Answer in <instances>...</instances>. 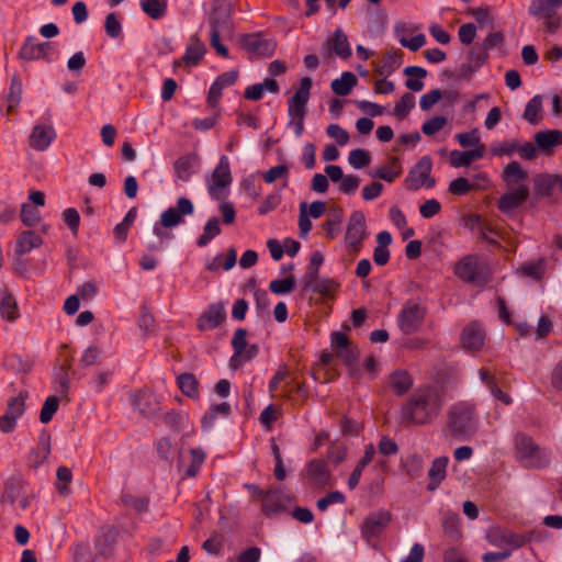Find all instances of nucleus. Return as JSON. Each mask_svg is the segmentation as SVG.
<instances>
[{
    "label": "nucleus",
    "mask_w": 562,
    "mask_h": 562,
    "mask_svg": "<svg viewBox=\"0 0 562 562\" xmlns=\"http://www.w3.org/2000/svg\"><path fill=\"white\" fill-rule=\"evenodd\" d=\"M446 398L445 386L426 385L415 390L401 407V418L413 425L432 423L440 414Z\"/></svg>",
    "instance_id": "f257e3e1"
},
{
    "label": "nucleus",
    "mask_w": 562,
    "mask_h": 562,
    "mask_svg": "<svg viewBox=\"0 0 562 562\" xmlns=\"http://www.w3.org/2000/svg\"><path fill=\"white\" fill-rule=\"evenodd\" d=\"M480 428V415L476 404L470 401H458L449 406L446 414V429L450 437L469 440Z\"/></svg>",
    "instance_id": "f03ea898"
},
{
    "label": "nucleus",
    "mask_w": 562,
    "mask_h": 562,
    "mask_svg": "<svg viewBox=\"0 0 562 562\" xmlns=\"http://www.w3.org/2000/svg\"><path fill=\"white\" fill-rule=\"evenodd\" d=\"M232 13L231 0H213L207 13V23L211 30L210 44L216 54L224 58H228L229 55L227 47L221 43V37L227 38L234 33Z\"/></svg>",
    "instance_id": "7ed1b4c3"
},
{
    "label": "nucleus",
    "mask_w": 562,
    "mask_h": 562,
    "mask_svg": "<svg viewBox=\"0 0 562 562\" xmlns=\"http://www.w3.org/2000/svg\"><path fill=\"white\" fill-rule=\"evenodd\" d=\"M193 212L194 205L192 201L186 196H180L175 206L168 207L160 214L159 222L154 226V234L159 239V243H149L147 246L148 250H161L164 241L172 238L168 229L183 224L184 216L192 215Z\"/></svg>",
    "instance_id": "20e7f679"
},
{
    "label": "nucleus",
    "mask_w": 562,
    "mask_h": 562,
    "mask_svg": "<svg viewBox=\"0 0 562 562\" xmlns=\"http://www.w3.org/2000/svg\"><path fill=\"white\" fill-rule=\"evenodd\" d=\"M515 450L517 460L525 468L543 469L550 464V453L547 449L538 446L531 437L525 434L516 435Z\"/></svg>",
    "instance_id": "39448f33"
},
{
    "label": "nucleus",
    "mask_w": 562,
    "mask_h": 562,
    "mask_svg": "<svg viewBox=\"0 0 562 562\" xmlns=\"http://www.w3.org/2000/svg\"><path fill=\"white\" fill-rule=\"evenodd\" d=\"M561 7L562 0H533L528 12L542 21L546 32L553 34L562 25V16L558 12Z\"/></svg>",
    "instance_id": "423d86ee"
},
{
    "label": "nucleus",
    "mask_w": 562,
    "mask_h": 562,
    "mask_svg": "<svg viewBox=\"0 0 562 562\" xmlns=\"http://www.w3.org/2000/svg\"><path fill=\"white\" fill-rule=\"evenodd\" d=\"M427 314V308L415 300L406 301L397 316V325L405 335L415 334L420 329Z\"/></svg>",
    "instance_id": "0eeeda50"
},
{
    "label": "nucleus",
    "mask_w": 562,
    "mask_h": 562,
    "mask_svg": "<svg viewBox=\"0 0 562 562\" xmlns=\"http://www.w3.org/2000/svg\"><path fill=\"white\" fill-rule=\"evenodd\" d=\"M432 159L430 156H423L408 171L404 186L408 191H417L423 187L428 189L436 184L431 177Z\"/></svg>",
    "instance_id": "6e6552de"
},
{
    "label": "nucleus",
    "mask_w": 562,
    "mask_h": 562,
    "mask_svg": "<svg viewBox=\"0 0 562 562\" xmlns=\"http://www.w3.org/2000/svg\"><path fill=\"white\" fill-rule=\"evenodd\" d=\"M366 217L363 212L353 211L349 217L345 241L350 251L357 254L362 248V241L367 237Z\"/></svg>",
    "instance_id": "1a4fd4ad"
},
{
    "label": "nucleus",
    "mask_w": 562,
    "mask_h": 562,
    "mask_svg": "<svg viewBox=\"0 0 562 562\" xmlns=\"http://www.w3.org/2000/svg\"><path fill=\"white\" fill-rule=\"evenodd\" d=\"M229 160L222 156L215 169L212 172L209 183V193L213 199L223 200L225 198L224 189L232 183Z\"/></svg>",
    "instance_id": "9d476101"
},
{
    "label": "nucleus",
    "mask_w": 562,
    "mask_h": 562,
    "mask_svg": "<svg viewBox=\"0 0 562 562\" xmlns=\"http://www.w3.org/2000/svg\"><path fill=\"white\" fill-rule=\"evenodd\" d=\"M454 273L464 282L472 284L485 283V278L482 274V268L475 256L468 255L458 261L454 266Z\"/></svg>",
    "instance_id": "9b49d317"
},
{
    "label": "nucleus",
    "mask_w": 562,
    "mask_h": 562,
    "mask_svg": "<svg viewBox=\"0 0 562 562\" xmlns=\"http://www.w3.org/2000/svg\"><path fill=\"white\" fill-rule=\"evenodd\" d=\"M313 81L310 77H303L300 80V87L294 94L288 100V114L292 115H306V106L311 95V88Z\"/></svg>",
    "instance_id": "f8f14e48"
},
{
    "label": "nucleus",
    "mask_w": 562,
    "mask_h": 562,
    "mask_svg": "<svg viewBox=\"0 0 562 562\" xmlns=\"http://www.w3.org/2000/svg\"><path fill=\"white\" fill-rule=\"evenodd\" d=\"M226 321L225 306L222 302L212 303L198 317L196 327L200 331L212 330Z\"/></svg>",
    "instance_id": "ddd939ff"
},
{
    "label": "nucleus",
    "mask_w": 562,
    "mask_h": 562,
    "mask_svg": "<svg viewBox=\"0 0 562 562\" xmlns=\"http://www.w3.org/2000/svg\"><path fill=\"white\" fill-rule=\"evenodd\" d=\"M391 521V514L387 510L371 513L363 521L361 531L367 541L380 536Z\"/></svg>",
    "instance_id": "4468645a"
},
{
    "label": "nucleus",
    "mask_w": 562,
    "mask_h": 562,
    "mask_svg": "<svg viewBox=\"0 0 562 562\" xmlns=\"http://www.w3.org/2000/svg\"><path fill=\"white\" fill-rule=\"evenodd\" d=\"M240 46L243 49L259 57H271L276 50V43L273 41L262 38L260 34L243 35Z\"/></svg>",
    "instance_id": "2eb2a0df"
},
{
    "label": "nucleus",
    "mask_w": 562,
    "mask_h": 562,
    "mask_svg": "<svg viewBox=\"0 0 562 562\" xmlns=\"http://www.w3.org/2000/svg\"><path fill=\"white\" fill-rule=\"evenodd\" d=\"M529 196V188L526 184L518 186L515 190L503 194L497 201V207L502 213L508 214L522 205Z\"/></svg>",
    "instance_id": "dca6fc26"
},
{
    "label": "nucleus",
    "mask_w": 562,
    "mask_h": 562,
    "mask_svg": "<svg viewBox=\"0 0 562 562\" xmlns=\"http://www.w3.org/2000/svg\"><path fill=\"white\" fill-rule=\"evenodd\" d=\"M306 476L310 483L316 487H325L331 484V472L326 461L313 459L306 464Z\"/></svg>",
    "instance_id": "f3484780"
},
{
    "label": "nucleus",
    "mask_w": 562,
    "mask_h": 562,
    "mask_svg": "<svg viewBox=\"0 0 562 562\" xmlns=\"http://www.w3.org/2000/svg\"><path fill=\"white\" fill-rule=\"evenodd\" d=\"M293 497L286 494L281 486H271L267 490L262 499V510L269 515L285 508Z\"/></svg>",
    "instance_id": "a211bd4d"
},
{
    "label": "nucleus",
    "mask_w": 562,
    "mask_h": 562,
    "mask_svg": "<svg viewBox=\"0 0 562 562\" xmlns=\"http://www.w3.org/2000/svg\"><path fill=\"white\" fill-rule=\"evenodd\" d=\"M331 53L344 59L351 56V48L348 38L341 29H337L333 36L323 45V56L329 57Z\"/></svg>",
    "instance_id": "6ab92c4d"
},
{
    "label": "nucleus",
    "mask_w": 562,
    "mask_h": 562,
    "mask_svg": "<svg viewBox=\"0 0 562 562\" xmlns=\"http://www.w3.org/2000/svg\"><path fill=\"white\" fill-rule=\"evenodd\" d=\"M554 189L562 192V176L553 173H539L533 178V190L536 195L550 196Z\"/></svg>",
    "instance_id": "aec40b11"
},
{
    "label": "nucleus",
    "mask_w": 562,
    "mask_h": 562,
    "mask_svg": "<svg viewBox=\"0 0 562 562\" xmlns=\"http://www.w3.org/2000/svg\"><path fill=\"white\" fill-rule=\"evenodd\" d=\"M56 132L53 126L46 124H37L33 127L29 137V145L35 150H45L55 139Z\"/></svg>",
    "instance_id": "412c9836"
},
{
    "label": "nucleus",
    "mask_w": 562,
    "mask_h": 562,
    "mask_svg": "<svg viewBox=\"0 0 562 562\" xmlns=\"http://www.w3.org/2000/svg\"><path fill=\"white\" fill-rule=\"evenodd\" d=\"M50 434L47 430H42L38 436L37 447L29 454V463L33 470L38 469L45 463L50 454Z\"/></svg>",
    "instance_id": "4be33fe9"
},
{
    "label": "nucleus",
    "mask_w": 562,
    "mask_h": 562,
    "mask_svg": "<svg viewBox=\"0 0 562 562\" xmlns=\"http://www.w3.org/2000/svg\"><path fill=\"white\" fill-rule=\"evenodd\" d=\"M485 333L483 327L476 323H470L467 325L461 335V341L468 350H479L483 346Z\"/></svg>",
    "instance_id": "5701e85b"
},
{
    "label": "nucleus",
    "mask_w": 562,
    "mask_h": 562,
    "mask_svg": "<svg viewBox=\"0 0 562 562\" xmlns=\"http://www.w3.org/2000/svg\"><path fill=\"white\" fill-rule=\"evenodd\" d=\"M528 173L520 166L518 161H510L502 172V179L505 182L508 190L514 189L515 186L524 184L527 180Z\"/></svg>",
    "instance_id": "b1692460"
},
{
    "label": "nucleus",
    "mask_w": 562,
    "mask_h": 562,
    "mask_svg": "<svg viewBox=\"0 0 562 562\" xmlns=\"http://www.w3.org/2000/svg\"><path fill=\"white\" fill-rule=\"evenodd\" d=\"M448 462L449 459L447 457H439L432 461L427 473L429 480L427 491L434 492L439 487L440 483L446 477Z\"/></svg>",
    "instance_id": "393cba45"
},
{
    "label": "nucleus",
    "mask_w": 562,
    "mask_h": 562,
    "mask_svg": "<svg viewBox=\"0 0 562 562\" xmlns=\"http://www.w3.org/2000/svg\"><path fill=\"white\" fill-rule=\"evenodd\" d=\"M246 337L247 330L245 328H237L234 333L231 342L234 353L229 360V366L232 369H238L244 362H247V360H245L243 357V349L247 347Z\"/></svg>",
    "instance_id": "a878e982"
},
{
    "label": "nucleus",
    "mask_w": 562,
    "mask_h": 562,
    "mask_svg": "<svg viewBox=\"0 0 562 562\" xmlns=\"http://www.w3.org/2000/svg\"><path fill=\"white\" fill-rule=\"evenodd\" d=\"M402 173L400 160L395 156L389 157L387 165L380 166L370 172L371 177L379 178L389 183H392Z\"/></svg>",
    "instance_id": "bb28decb"
},
{
    "label": "nucleus",
    "mask_w": 562,
    "mask_h": 562,
    "mask_svg": "<svg viewBox=\"0 0 562 562\" xmlns=\"http://www.w3.org/2000/svg\"><path fill=\"white\" fill-rule=\"evenodd\" d=\"M42 237L33 231H23L15 240V254L23 256L42 245Z\"/></svg>",
    "instance_id": "cd10ccee"
},
{
    "label": "nucleus",
    "mask_w": 562,
    "mask_h": 562,
    "mask_svg": "<svg viewBox=\"0 0 562 562\" xmlns=\"http://www.w3.org/2000/svg\"><path fill=\"white\" fill-rule=\"evenodd\" d=\"M484 145H480L475 149L465 151L452 150L450 154V164L454 168L470 166L472 161L482 158L484 156Z\"/></svg>",
    "instance_id": "c85d7f7f"
},
{
    "label": "nucleus",
    "mask_w": 562,
    "mask_h": 562,
    "mask_svg": "<svg viewBox=\"0 0 562 562\" xmlns=\"http://www.w3.org/2000/svg\"><path fill=\"white\" fill-rule=\"evenodd\" d=\"M535 142L540 150L551 153L554 146L562 144V132L559 130L537 132L535 134Z\"/></svg>",
    "instance_id": "c756f323"
},
{
    "label": "nucleus",
    "mask_w": 562,
    "mask_h": 562,
    "mask_svg": "<svg viewBox=\"0 0 562 562\" xmlns=\"http://www.w3.org/2000/svg\"><path fill=\"white\" fill-rule=\"evenodd\" d=\"M403 53L400 49H391L385 53L382 60L376 64L375 71L386 78L401 65Z\"/></svg>",
    "instance_id": "7c9ffc66"
},
{
    "label": "nucleus",
    "mask_w": 562,
    "mask_h": 562,
    "mask_svg": "<svg viewBox=\"0 0 562 562\" xmlns=\"http://www.w3.org/2000/svg\"><path fill=\"white\" fill-rule=\"evenodd\" d=\"M205 53L206 47L204 43L194 35L191 37V43L188 45L182 57L183 64L187 66H196Z\"/></svg>",
    "instance_id": "2f4dec72"
},
{
    "label": "nucleus",
    "mask_w": 562,
    "mask_h": 562,
    "mask_svg": "<svg viewBox=\"0 0 562 562\" xmlns=\"http://www.w3.org/2000/svg\"><path fill=\"white\" fill-rule=\"evenodd\" d=\"M390 385L393 392L401 396L407 393L413 386V379L405 370H395L390 374Z\"/></svg>",
    "instance_id": "473e14b6"
},
{
    "label": "nucleus",
    "mask_w": 562,
    "mask_h": 562,
    "mask_svg": "<svg viewBox=\"0 0 562 562\" xmlns=\"http://www.w3.org/2000/svg\"><path fill=\"white\" fill-rule=\"evenodd\" d=\"M358 79L351 71L342 72L341 77L335 79L330 83V88L337 95L344 97L350 93L352 88L357 86Z\"/></svg>",
    "instance_id": "72a5a7b5"
},
{
    "label": "nucleus",
    "mask_w": 562,
    "mask_h": 562,
    "mask_svg": "<svg viewBox=\"0 0 562 562\" xmlns=\"http://www.w3.org/2000/svg\"><path fill=\"white\" fill-rule=\"evenodd\" d=\"M533 537V531H528L525 533H516L512 530H505L501 533L499 539L501 543L512 547L513 549H518L529 543Z\"/></svg>",
    "instance_id": "f704fd0d"
},
{
    "label": "nucleus",
    "mask_w": 562,
    "mask_h": 562,
    "mask_svg": "<svg viewBox=\"0 0 562 562\" xmlns=\"http://www.w3.org/2000/svg\"><path fill=\"white\" fill-rule=\"evenodd\" d=\"M404 75L408 77L405 82L407 89L412 91H420L424 88L423 78L427 76V71L418 66H408L404 69Z\"/></svg>",
    "instance_id": "c9c22d12"
},
{
    "label": "nucleus",
    "mask_w": 562,
    "mask_h": 562,
    "mask_svg": "<svg viewBox=\"0 0 562 562\" xmlns=\"http://www.w3.org/2000/svg\"><path fill=\"white\" fill-rule=\"evenodd\" d=\"M177 384L183 395L192 398L199 397V382L193 373H181L177 378Z\"/></svg>",
    "instance_id": "e433bc0d"
},
{
    "label": "nucleus",
    "mask_w": 562,
    "mask_h": 562,
    "mask_svg": "<svg viewBox=\"0 0 562 562\" xmlns=\"http://www.w3.org/2000/svg\"><path fill=\"white\" fill-rule=\"evenodd\" d=\"M0 314L3 319L14 322L19 317V307L14 296L4 292L0 301Z\"/></svg>",
    "instance_id": "4c0bfd02"
},
{
    "label": "nucleus",
    "mask_w": 562,
    "mask_h": 562,
    "mask_svg": "<svg viewBox=\"0 0 562 562\" xmlns=\"http://www.w3.org/2000/svg\"><path fill=\"white\" fill-rule=\"evenodd\" d=\"M323 261L324 257L319 251H314L312 254L310 258V263L304 276L305 289H308L318 279V269Z\"/></svg>",
    "instance_id": "58836bf2"
},
{
    "label": "nucleus",
    "mask_w": 562,
    "mask_h": 562,
    "mask_svg": "<svg viewBox=\"0 0 562 562\" xmlns=\"http://www.w3.org/2000/svg\"><path fill=\"white\" fill-rule=\"evenodd\" d=\"M142 10L151 19H161L167 11V0H140Z\"/></svg>",
    "instance_id": "ea45409f"
},
{
    "label": "nucleus",
    "mask_w": 562,
    "mask_h": 562,
    "mask_svg": "<svg viewBox=\"0 0 562 562\" xmlns=\"http://www.w3.org/2000/svg\"><path fill=\"white\" fill-rule=\"evenodd\" d=\"M221 234L220 221L217 217L213 216L207 220L204 225L203 234L199 236L196 240V245L199 247L206 246L214 237Z\"/></svg>",
    "instance_id": "a19ab883"
},
{
    "label": "nucleus",
    "mask_w": 562,
    "mask_h": 562,
    "mask_svg": "<svg viewBox=\"0 0 562 562\" xmlns=\"http://www.w3.org/2000/svg\"><path fill=\"white\" fill-rule=\"evenodd\" d=\"M402 468L411 479H417L423 473V458L418 454H411L402 460Z\"/></svg>",
    "instance_id": "79ce46f5"
},
{
    "label": "nucleus",
    "mask_w": 562,
    "mask_h": 562,
    "mask_svg": "<svg viewBox=\"0 0 562 562\" xmlns=\"http://www.w3.org/2000/svg\"><path fill=\"white\" fill-rule=\"evenodd\" d=\"M229 413H231V405L226 402L211 406L210 409L205 413V415L201 419L202 428L203 429L210 428L213 425V423L216 419L218 414L227 416V415H229Z\"/></svg>",
    "instance_id": "37998d69"
},
{
    "label": "nucleus",
    "mask_w": 562,
    "mask_h": 562,
    "mask_svg": "<svg viewBox=\"0 0 562 562\" xmlns=\"http://www.w3.org/2000/svg\"><path fill=\"white\" fill-rule=\"evenodd\" d=\"M544 265L546 261L543 258L538 259L537 261L526 262L520 266L519 271L528 278L533 280H541L544 274Z\"/></svg>",
    "instance_id": "c03bdc74"
},
{
    "label": "nucleus",
    "mask_w": 562,
    "mask_h": 562,
    "mask_svg": "<svg viewBox=\"0 0 562 562\" xmlns=\"http://www.w3.org/2000/svg\"><path fill=\"white\" fill-rule=\"evenodd\" d=\"M542 109V99L540 95H535L529 100L525 108L524 119L528 121L530 124L536 125L540 120V112Z\"/></svg>",
    "instance_id": "a18cd8bd"
},
{
    "label": "nucleus",
    "mask_w": 562,
    "mask_h": 562,
    "mask_svg": "<svg viewBox=\"0 0 562 562\" xmlns=\"http://www.w3.org/2000/svg\"><path fill=\"white\" fill-rule=\"evenodd\" d=\"M19 56L21 59L24 60H34V59H41L42 54L38 46V43L35 42V37L29 36L24 44L22 45Z\"/></svg>",
    "instance_id": "49530a36"
},
{
    "label": "nucleus",
    "mask_w": 562,
    "mask_h": 562,
    "mask_svg": "<svg viewBox=\"0 0 562 562\" xmlns=\"http://www.w3.org/2000/svg\"><path fill=\"white\" fill-rule=\"evenodd\" d=\"M414 105L415 97L412 93L406 92L401 97L400 101L395 104L393 113L397 119L403 120L408 115L409 111L414 108Z\"/></svg>",
    "instance_id": "de8ad7c7"
},
{
    "label": "nucleus",
    "mask_w": 562,
    "mask_h": 562,
    "mask_svg": "<svg viewBox=\"0 0 562 562\" xmlns=\"http://www.w3.org/2000/svg\"><path fill=\"white\" fill-rule=\"evenodd\" d=\"M21 482L19 480L10 479L4 484V490L1 495V503L13 505L20 495Z\"/></svg>",
    "instance_id": "09e8293b"
},
{
    "label": "nucleus",
    "mask_w": 562,
    "mask_h": 562,
    "mask_svg": "<svg viewBox=\"0 0 562 562\" xmlns=\"http://www.w3.org/2000/svg\"><path fill=\"white\" fill-rule=\"evenodd\" d=\"M57 483L56 488L58 493L63 496L68 495L69 493V484L72 479L71 470L67 467H59L56 472Z\"/></svg>",
    "instance_id": "8fccbe9b"
},
{
    "label": "nucleus",
    "mask_w": 562,
    "mask_h": 562,
    "mask_svg": "<svg viewBox=\"0 0 562 562\" xmlns=\"http://www.w3.org/2000/svg\"><path fill=\"white\" fill-rule=\"evenodd\" d=\"M121 502L124 506L132 507L137 513L148 512L149 499L146 496L136 497L131 494H123L121 496Z\"/></svg>",
    "instance_id": "3c124183"
},
{
    "label": "nucleus",
    "mask_w": 562,
    "mask_h": 562,
    "mask_svg": "<svg viewBox=\"0 0 562 562\" xmlns=\"http://www.w3.org/2000/svg\"><path fill=\"white\" fill-rule=\"evenodd\" d=\"M348 161L353 168L361 169L370 165L371 156L368 150L357 148L350 151Z\"/></svg>",
    "instance_id": "603ef678"
},
{
    "label": "nucleus",
    "mask_w": 562,
    "mask_h": 562,
    "mask_svg": "<svg viewBox=\"0 0 562 562\" xmlns=\"http://www.w3.org/2000/svg\"><path fill=\"white\" fill-rule=\"evenodd\" d=\"M26 397L27 393H20L18 396L11 397L8 402L5 413L15 418L21 417L25 411Z\"/></svg>",
    "instance_id": "864d4df0"
},
{
    "label": "nucleus",
    "mask_w": 562,
    "mask_h": 562,
    "mask_svg": "<svg viewBox=\"0 0 562 562\" xmlns=\"http://www.w3.org/2000/svg\"><path fill=\"white\" fill-rule=\"evenodd\" d=\"M442 528L452 538H458L460 536L459 515L451 512L446 513L442 519Z\"/></svg>",
    "instance_id": "5fc2aeb1"
},
{
    "label": "nucleus",
    "mask_w": 562,
    "mask_h": 562,
    "mask_svg": "<svg viewBox=\"0 0 562 562\" xmlns=\"http://www.w3.org/2000/svg\"><path fill=\"white\" fill-rule=\"evenodd\" d=\"M295 286V278L289 276L284 279L272 280L269 284V290L274 294H285L293 291Z\"/></svg>",
    "instance_id": "6e6d98bb"
},
{
    "label": "nucleus",
    "mask_w": 562,
    "mask_h": 562,
    "mask_svg": "<svg viewBox=\"0 0 562 562\" xmlns=\"http://www.w3.org/2000/svg\"><path fill=\"white\" fill-rule=\"evenodd\" d=\"M58 406H59L58 397L57 396H48L45 400L43 407L41 409L40 420L43 424L49 423L52 420L54 414L57 412Z\"/></svg>",
    "instance_id": "4d7b16f0"
},
{
    "label": "nucleus",
    "mask_w": 562,
    "mask_h": 562,
    "mask_svg": "<svg viewBox=\"0 0 562 562\" xmlns=\"http://www.w3.org/2000/svg\"><path fill=\"white\" fill-rule=\"evenodd\" d=\"M20 217L25 226H34L41 218L37 207L29 203L22 204Z\"/></svg>",
    "instance_id": "13d9d810"
},
{
    "label": "nucleus",
    "mask_w": 562,
    "mask_h": 562,
    "mask_svg": "<svg viewBox=\"0 0 562 562\" xmlns=\"http://www.w3.org/2000/svg\"><path fill=\"white\" fill-rule=\"evenodd\" d=\"M339 284L333 279H317L310 288L313 292L322 295H331L336 292Z\"/></svg>",
    "instance_id": "bf43d9fd"
},
{
    "label": "nucleus",
    "mask_w": 562,
    "mask_h": 562,
    "mask_svg": "<svg viewBox=\"0 0 562 562\" xmlns=\"http://www.w3.org/2000/svg\"><path fill=\"white\" fill-rule=\"evenodd\" d=\"M447 122V117L443 115L434 116L423 124L422 132L427 136L435 135L445 127Z\"/></svg>",
    "instance_id": "052dcab7"
},
{
    "label": "nucleus",
    "mask_w": 562,
    "mask_h": 562,
    "mask_svg": "<svg viewBox=\"0 0 562 562\" xmlns=\"http://www.w3.org/2000/svg\"><path fill=\"white\" fill-rule=\"evenodd\" d=\"M473 189H475V186L472 184L467 178L459 177L449 183L448 190L451 194L464 195Z\"/></svg>",
    "instance_id": "680f3d73"
},
{
    "label": "nucleus",
    "mask_w": 562,
    "mask_h": 562,
    "mask_svg": "<svg viewBox=\"0 0 562 562\" xmlns=\"http://www.w3.org/2000/svg\"><path fill=\"white\" fill-rule=\"evenodd\" d=\"M336 352V356L338 358L341 359V361L349 368V369H353V366L356 364L357 360H358V357H359V351L356 347H352L351 345L345 347V348H341Z\"/></svg>",
    "instance_id": "e2e57ef3"
},
{
    "label": "nucleus",
    "mask_w": 562,
    "mask_h": 562,
    "mask_svg": "<svg viewBox=\"0 0 562 562\" xmlns=\"http://www.w3.org/2000/svg\"><path fill=\"white\" fill-rule=\"evenodd\" d=\"M346 501L345 495L339 491H333L327 493L324 497L317 501V508L321 512H325L331 504H344Z\"/></svg>",
    "instance_id": "0e129e2a"
},
{
    "label": "nucleus",
    "mask_w": 562,
    "mask_h": 562,
    "mask_svg": "<svg viewBox=\"0 0 562 562\" xmlns=\"http://www.w3.org/2000/svg\"><path fill=\"white\" fill-rule=\"evenodd\" d=\"M189 452L191 456V464L184 471V474L189 477H193L203 463L205 453L201 449H190Z\"/></svg>",
    "instance_id": "69168bd1"
},
{
    "label": "nucleus",
    "mask_w": 562,
    "mask_h": 562,
    "mask_svg": "<svg viewBox=\"0 0 562 562\" xmlns=\"http://www.w3.org/2000/svg\"><path fill=\"white\" fill-rule=\"evenodd\" d=\"M21 93H22V82L13 77L10 91L8 93V110L7 112L10 113L21 101Z\"/></svg>",
    "instance_id": "338daca9"
},
{
    "label": "nucleus",
    "mask_w": 562,
    "mask_h": 562,
    "mask_svg": "<svg viewBox=\"0 0 562 562\" xmlns=\"http://www.w3.org/2000/svg\"><path fill=\"white\" fill-rule=\"evenodd\" d=\"M104 30L112 38H116L122 34V25L115 13L112 12L105 16Z\"/></svg>",
    "instance_id": "774afa93"
}]
</instances>
